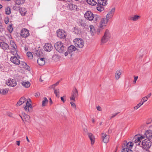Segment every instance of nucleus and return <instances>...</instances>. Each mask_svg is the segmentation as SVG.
Wrapping results in <instances>:
<instances>
[{
	"label": "nucleus",
	"mask_w": 152,
	"mask_h": 152,
	"mask_svg": "<svg viewBox=\"0 0 152 152\" xmlns=\"http://www.w3.org/2000/svg\"><path fill=\"white\" fill-rule=\"evenodd\" d=\"M133 140L135 143H138L137 145L146 150L148 149L152 145V143L150 140L148 139L145 138V137L143 135H136L134 137Z\"/></svg>",
	"instance_id": "1"
},
{
	"label": "nucleus",
	"mask_w": 152,
	"mask_h": 152,
	"mask_svg": "<svg viewBox=\"0 0 152 152\" xmlns=\"http://www.w3.org/2000/svg\"><path fill=\"white\" fill-rule=\"evenodd\" d=\"M108 20L106 18H102L99 23V26L96 31V33L99 34L100 33L102 32L107 26Z\"/></svg>",
	"instance_id": "2"
},
{
	"label": "nucleus",
	"mask_w": 152,
	"mask_h": 152,
	"mask_svg": "<svg viewBox=\"0 0 152 152\" xmlns=\"http://www.w3.org/2000/svg\"><path fill=\"white\" fill-rule=\"evenodd\" d=\"M55 48L59 53H62L66 49L64 44L61 42H57L55 45Z\"/></svg>",
	"instance_id": "3"
},
{
	"label": "nucleus",
	"mask_w": 152,
	"mask_h": 152,
	"mask_svg": "<svg viewBox=\"0 0 152 152\" xmlns=\"http://www.w3.org/2000/svg\"><path fill=\"white\" fill-rule=\"evenodd\" d=\"M73 42L76 47L81 48L84 46V43L83 40L80 38H75L73 40Z\"/></svg>",
	"instance_id": "4"
},
{
	"label": "nucleus",
	"mask_w": 152,
	"mask_h": 152,
	"mask_svg": "<svg viewBox=\"0 0 152 152\" xmlns=\"http://www.w3.org/2000/svg\"><path fill=\"white\" fill-rule=\"evenodd\" d=\"M57 35L60 38L64 39L66 36V34L64 30L60 29L57 31Z\"/></svg>",
	"instance_id": "5"
},
{
	"label": "nucleus",
	"mask_w": 152,
	"mask_h": 152,
	"mask_svg": "<svg viewBox=\"0 0 152 152\" xmlns=\"http://www.w3.org/2000/svg\"><path fill=\"white\" fill-rule=\"evenodd\" d=\"M20 57L18 55L17 57L15 56H14L11 57L10 58L11 61L15 64L18 65H19L20 63V61L19 59Z\"/></svg>",
	"instance_id": "6"
},
{
	"label": "nucleus",
	"mask_w": 152,
	"mask_h": 152,
	"mask_svg": "<svg viewBox=\"0 0 152 152\" xmlns=\"http://www.w3.org/2000/svg\"><path fill=\"white\" fill-rule=\"evenodd\" d=\"M115 8H113L106 15V19L108 20H109V19H111L113 16L115 12Z\"/></svg>",
	"instance_id": "7"
},
{
	"label": "nucleus",
	"mask_w": 152,
	"mask_h": 152,
	"mask_svg": "<svg viewBox=\"0 0 152 152\" xmlns=\"http://www.w3.org/2000/svg\"><path fill=\"white\" fill-rule=\"evenodd\" d=\"M29 35V31L26 28H23L21 31L20 35L23 37L26 38Z\"/></svg>",
	"instance_id": "8"
},
{
	"label": "nucleus",
	"mask_w": 152,
	"mask_h": 152,
	"mask_svg": "<svg viewBox=\"0 0 152 152\" xmlns=\"http://www.w3.org/2000/svg\"><path fill=\"white\" fill-rule=\"evenodd\" d=\"M133 145V143L132 142H127V141H125L122 145V147L130 148L131 149Z\"/></svg>",
	"instance_id": "9"
},
{
	"label": "nucleus",
	"mask_w": 152,
	"mask_h": 152,
	"mask_svg": "<svg viewBox=\"0 0 152 152\" xmlns=\"http://www.w3.org/2000/svg\"><path fill=\"white\" fill-rule=\"evenodd\" d=\"M87 135L88 138L91 141V144L92 145H93L95 142V138L94 135L91 133H88Z\"/></svg>",
	"instance_id": "10"
},
{
	"label": "nucleus",
	"mask_w": 152,
	"mask_h": 152,
	"mask_svg": "<svg viewBox=\"0 0 152 152\" xmlns=\"http://www.w3.org/2000/svg\"><path fill=\"white\" fill-rule=\"evenodd\" d=\"M102 138L104 142L107 143L109 141V136L106 133H103L102 134Z\"/></svg>",
	"instance_id": "11"
},
{
	"label": "nucleus",
	"mask_w": 152,
	"mask_h": 152,
	"mask_svg": "<svg viewBox=\"0 0 152 152\" xmlns=\"http://www.w3.org/2000/svg\"><path fill=\"white\" fill-rule=\"evenodd\" d=\"M25 111L27 112H31L32 108V107L30 103H29V101H27L26 106L24 107Z\"/></svg>",
	"instance_id": "12"
},
{
	"label": "nucleus",
	"mask_w": 152,
	"mask_h": 152,
	"mask_svg": "<svg viewBox=\"0 0 152 152\" xmlns=\"http://www.w3.org/2000/svg\"><path fill=\"white\" fill-rule=\"evenodd\" d=\"M145 137V138L148 139L150 140L152 137V131L148 130L146 131L143 135Z\"/></svg>",
	"instance_id": "13"
},
{
	"label": "nucleus",
	"mask_w": 152,
	"mask_h": 152,
	"mask_svg": "<svg viewBox=\"0 0 152 152\" xmlns=\"http://www.w3.org/2000/svg\"><path fill=\"white\" fill-rule=\"evenodd\" d=\"M66 2L68 4L67 7L69 8V10L73 11H75L77 10V7L76 5L73 4L69 3L70 2L69 1H66Z\"/></svg>",
	"instance_id": "14"
},
{
	"label": "nucleus",
	"mask_w": 152,
	"mask_h": 152,
	"mask_svg": "<svg viewBox=\"0 0 152 152\" xmlns=\"http://www.w3.org/2000/svg\"><path fill=\"white\" fill-rule=\"evenodd\" d=\"M94 15V14L90 11H88L86 12V19L90 21L93 20Z\"/></svg>",
	"instance_id": "15"
},
{
	"label": "nucleus",
	"mask_w": 152,
	"mask_h": 152,
	"mask_svg": "<svg viewBox=\"0 0 152 152\" xmlns=\"http://www.w3.org/2000/svg\"><path fill=\"white\" fill-rule=\"evenodd\" d=\"M52 46L50 43L45 44L44 46V49L46 51L50 52L52 50Z\"/></svg>",
	"instance_id": "16"
},
{
	"label": "nucleus",
	"mask_w": 152,
	"mask_h": 152,
	"mask_svg": "<svg viewBox=\"0 0 152 152\" xmlns=\"http://www.w3.org/2000/svg\"><path fill=\"white\" fill-rule=\"evenodd\" d=\"M7 85L12 87H14L16 85V81L15 80H9L7 82Z\"/></svg>",
	"instance_id": "17"
},
{
	"label": "nucleus",
	"mask_w": 152,
	"mask_h": 152,
	"mask_svg": "<svg viewBox=\"0 0 152 152\" xmlns=\"http://www.w3.org/2000/svg\"><path fill=\"white\" fill-rule=\"evenodd\" d=\"M0 46L4 50H7L9 49L8 45L4 42H1L0 43Z\"/></svg>",
	"instance_id": "18"
},
{
	"label": "nucleus",
	"mask_w": 152,
	"mask_h": 152,
	"mask_svg": "<svg viewBox=\"0 0 152 152\" xmlns=\"http://www.w3.org/2000/svg\"><path fill=\"white\" fill-rule=\"evenodd\" d=\"M121 72L120 70H117L115 74V80H117L121 77Z\"/></svg>",
	"instance_id": "19"
},
{
	"label": "nucleus",
	"mask_w": 152,
	"mask_h": 152,
	"mask_svg": "<svg viewBox=\"0 0 152 152\" xmlns=\"http://www.w3.org/2000/svg\"><path fill=\"white\" fill-rule=\"evenodd\" d=\"M88 30L89 31L90 33L92 35H94L95 33V31L93 26L91 25H90Z\"/></svg>",
	"instance_id": "20"
},
{
	"label": "nucleus",
	"mask_w": 152,
	"mask_h": 152,
	"mask_svg": "<svg viewBox=\"0 0 152 152\" xmlns=\"http://www.w3.org/2000/svg\"><path fill=\"white\" fill-rule=\"evenodd\" d=\"M26 98L24 97H22L21 98L19 101L16 104L17 106H19L22 104H23L26 101Z\"/></svg>",
	"instance_id": "21"
},
{
	"label": "nucleus",
	"mask_w": 152,
	"mask_h": 152,
	"mask_svg": "<svg viewBox=\"0 0 152 152\" xmlns=\"http://www.w3.org/2000/svg\"><path fill=\"white\" fill-rule=\"evenodd\" d=\"M140 16L139 15H134L132 16L129 17V19L133 21H136L140 19Z\"/></svg>",
	"instance_id": "22"
},
{
	"label": "nucleus",
	"mask_w": 152,
	"mask_h": 152,
	"mask_svg": "<svg viewBox=\"0 0 152 152\" xmlns=\"http://www.w3.org/2000/svg\"><path fill=\"white\" fill-rule=\"evenodd\" d=\"M37 62L39 65H43L45 64V58H39L38 59Z\"/></svg>",
	"instance_id": "23"
},
{
	"label": "nucleus",
	"mask_w": 152,
	"mask_h": 152,
	"mask_svg": "<svg viewBox=\"0 0 152 152\" xmlns=\"http://www.w3.org/2000/svg\"><path fill=\"white\" fill-rule=\"evenodd\" d=\"M110 39L103 36L102 37L101 40V45H104L105 43L107 42Z\"/></svg>",
	"instance_id": "24"
},
{
	"label": "nucleus",
	"mask_w": 152,
	"mask_h": 152,
	"mask_svg": "<svg viewBox=\"0 0 152 152\" xmlns=\"http://www.w3.org/2000/svg\"><path fill=\"white\" fill-rule=\"evenodd\" d=\"M23 115L24 118L23 119V118L21 116H20V117L23 122L25 123V122H27L28 121L30 118V117L28 115L26 114L25 113L23 114Z\"/></svg>",
	"instance_id": "25"
},
{
	"label": "nucleus",
	"mask_w": 152,
	"mask_h": 152,
	"mask_svg": "<svg viewBox=\"0 0 152 152\" xmlns=\"http://www.w3.org/2000/svg\"><path fill=\"white\" fill-rule=\"evenodd\" d=\"M101 16L98 15H94L93 21L95 23H97L99 22L101 19Z\"/></svg>",
	"instance_id": "26"
},
{
	"label": "nucleus",
	"mask_w": 152,
	"mask_h": 152,
	"mask_svg": "<svg viewBox=\"0 0 152 152\" xmlns=\"http://www.w3.org/2000/svg\"><path fill=\"white\" fill-rule=\"evenodd\" d=\"M103 36L107 37L109 39H110L111 37V34L109 30L108 29H106L105 30Z\"/></svg>",
	"instance_id": "27"
},
{
	"label": "nucleus",
	"mask_w": 152,
	"mask_h": 152,
	"mask_svg": "<svg viewBox=\"0 0 152 152\" xmlns=\"http://www.w3.org/2000/svg\"><path fill=\"white\" fill-rule=\"evenodd\" d=\"M22 85L25 88H28L30 86L31 84L28 81H23L22 82Z\"/></svg>",
	"instance_id": "28"
},
{
	"label": "nucleus",
	"mask_w": 152,
	"mask_h": 152,
	"mask_svg": "<svg viewBox=\"0 0 152 152\" xmlns=\"http://www.w3.org/2000/svg\"><path fill=\"white\" fill-rule=\"evenodd\" d=\"M98 4L103 6H105L107 4V0H98Z\"/></svg>",
	"instance_id": "29"
},
{
	"label": "nucleus",
	"mask_w": 152,
	"mask_h": 152,
	"mask_svg": "<svg viewBox=\"0 0 152 152\" xmlns=\"http://www.w3.org/2000/svg\"><path fill=\"white\" fill-rule=\"evenodd\" d=\"M25 0H16L15 1V7H17V6L22 4L25 2Z\"/></svg>",
	"instance_id": "30"
},
{
	"label": "nucleus",
	"mask_w": 152,
	"mask_h": 152,
	"mask_svg": "<svg viewBox=\"0 0 152 152\" xmlns=\"http://www.w3.org/2000/svg\"><path fill=\"white\" fill-rule=\"evenodd\" d=\"M86 2L91 5L94 6L97 3L95 0H86Z\"/></svg>",
	"instance_id": "31"
},
{
	"label": "nucleus",
	"mask_w": 152,
	"mask_h": 152,
	"mask_svg": "<svg viewBox=\"0 0 152 152\" xmlns=\"http://www.w3.org/2000/svg\"><path fill=\"white\" fill-rule=\"evenodd\" d=\"M76 50V48L73 45L70 46L68 47V52L69 53H70L71 52L75 51Z\"/></svg>",
	"instance_id": "32"
},
{
	"label": "nucleus",
	"mask_w": 152,
	"mask_h": 152,
	"mask_svg": "<svg viewBox=\"0 0 152 152\" xmlns=\"http://www.w3.org/2000/svg\"><path fill=\"white\" fill-rule=\"evenodd\" d=\"M21 15L24 16L26 12V10L24 8H21L19 9Z\"/></svg>",
	"instance_id": "33"
},
{
	"label": "nucleus",
	"mask_w": 152,
	"mask_h": 152,
	"mask_svg": "<svg viewBox=\"0 0 152 152\" xmlns=\"http://www.w3.org/2000/svg\"><path fill=\"white\" fill-rule=\"evenodd\" d=\"M9 89L7 88L2 89L0 90V93L2 95H6L8 92Z\"/></svg>",
	"instance_id": "34"
},
{
	"label": "nucleus",
	"mask_w": 152,
	"mask_h": 152,
	"mask_svg": "<svg viewBox=\"0 0 152 152\" xmlns=\"http://www.w3.org/2000/svg\"><path fill=\"white\" fill-rule=\"evenodd\" d=\"M54 92L55 95L57 98H59V88H53Z\"/></svg>",
	"instance_id": "35"
},
{
	"label": "nucleus",
	"mask_w": 152,
	"mask_h": 152,
	"mask_svg": "<svg viewBox=\"0 0 152 152\" xmlns=\"http://www.w3.org/2000/svg\"><path fill=\"white\" fill-rule=\"evenodd\" d=\"M72 95L76 97L78 96V93L77 90L76 88H75L73 89Z\"/></svg>",
	"instance_id": "36"
},
{
	"label": "nucleus",
	"mask_w": 152,
	"mask_h": 152,
	"mask_svg": "<svg viewBox=\"0 0 152 152\" xmlns=\"http://www.w3.org/2000/svg\"><path fill=\"white\" fill-rule=\"evenodd\" d=\"M122 148L121 152H132L131 148L126 147H122Z\"/></svg>",
	"instance_id": "37"
},
{
	"label": "nucleus",
	"mask_w": 152,
	"mask_h": 152,
	"mask_svg": "<svg viewBox=\"0 0 152 152\" xmlns=\"http://www.w3.org/2000/svg\"><path fill=\"white\" fill-rule=\"evenodd\" d=\"M48 102V100L46 97H45L43 98V100L42 102V107H44L46 105Z\"/></svg>",
	"instance_id": "38"
},
{
	"label": "nucleus",
	"mask_w": 152,
	"mask_h": 152,
	"mask_svg": "<svg viewBox=\"0 0 152 152\" xmlns=\"http://www.w3.org/2000/svg\"><path fill=\"white\" fill-rule=\"evenodd\" d=\"M20 67L21 68H25L27 65V64L24 62L23 61H20V63L19 64Z\"/></svg>",
	"instance_id": "39"
},
{
	"label": "nucleus",
	"mask_w": 152,
	"mask_h": 152,
	"mask_svg": "<svg viewBox=\"0 0 152 152\" xmlns=\"http://www.w3.org/2000/svg\"><path fill=\"white\" fill-rule=\"evenodd\" d=\"M97 10L99 12H102L104 10V7L100 5H98V7H96Z\"/></svg>",
	"instance_id": "40"
},
{
	"label": "nucleus",
	"mask_w": 152,
	"mask_h": 152,
	"mask_svg": "<svg viewBox=\"0 0 152 152\" xmlns=\"http://www.w3.org/2000/svg\"><path fill=\"white\" fill-rule=\"evenodd\" d=\"M10 44L12 48H17V46L15 42L12 40H11L10 42Z\"/></svg>",
	"instance_id": "41"
},
{
	"label": "nucleus",
	"mask_w": 152,
	"mask_h": 152,
	"mask_svg": "<svg viewBox=\"0 0 152 152\" xmlns=\"http://www.w3.org/2000/svg\"><path fill=\"white\" fill-rule=\"evenodd\" d=\"M17 48H11V52L14 55H16L17 52Z\"/></svg>",
	"instance_id": "42"
},
{
	"label": "nucleus",
	"mask_w": 152,
	"mask_h": 152,
	"mask_svg": "<svg viewBox=\"0 0 152 152\" xmlns=\"http://www.w3.org/2000/svg\"><path fill=\"white\" fill-rule=\"evenodd\" d=\"M79 24L81 26L83 27H85L86 26L85 21L83 20H80Z\"/></svg>",
	"instance_id": "43"
},
{
	"label": "nucleus",
	"mask_w": 152,
	"mask_h": 152,
	"mask_svg": "<svg viewBox=\"0 0 152 152\" xmlns=\"http://www.w3.org/2000/svg\"><path fill=\"white\" fill-rule=\"evenodd\" d=\"M29 59H32L33 58V55L32 53L30 52H28L26 53Z\"/></svg>",
	"instance_id": "44"
},
{
	"label": "nucleus",
	"mask_w": 152,
	"mask_h": 152,
	"mask_svg": "<svg viewBox=\"0 0 152 152\" xmlns=\"http://www.w3.org/2000/svg\"><path fill=\"white\" fill-rule=\"evenodd\" d=\"M59 82H60V81H58V82H57L56 83H55V84L53 85H52L51 86H50L49 87V88H50V89L54 88L59 84Z\"/></svg>",
	"instance_id": "45"
},
{
	"label": "nucleus",
	"mask_w": 152,
	"mask_h": 152,
	"mask_svg": "<svg viewBox=\"0 0 152 152\" xmlns=\"http://www.w3.org/2000/svg\"><path fill=\"white\" fill-rule=\"evenodd\" d=\"M6 14L7 15H9L11 13L10 9V7H7L5 10Z\"/></svg>",
	"instance_id": "46"
},
{
	"label": "nucleus",
	"mask_w": 152,
	"mask_h": 152,
	"mask_svg": "<svg viewBox=\"0 0 152 152\" xmlns=\"http://www.w3.org/2000/svg\"><path fill=\"white\" fill-rule=\"evenodd\" d=\"M148 99H147V97L145 96L142 98L140 102H141L142 104H143L144 102L147 101Z\"/></svg>",
	"instance_id": "47"
},
{
	"label": "nucleus",
	"mask_w": 152,
	"mask_h": 152,
	"mask_svg": "<svg viewBox=\"0 0 152 152\" xmlns=\"http://www.w3.org/2000/svg\"><path fill=\"white\" fill-rule=\"evenodd\" d=\"M143 104L140 102L137 105L134 107V109L136 110H137Z\"/></svg>",
	"instance_id": "48"
},
{
	"label": "nucleus",
	"mask_w": 152,
	"mask_h": 152,
	"mask_svg": "<svg viewBox=\"0 0 152 152\" xmlns=\"http://www.w3.org/2000/svg\"><path fill=\"white\" fill-rule=\"evenodd\" d=\"M8 30L9 31L10 33H11L12 30H13V28L12 25H10L8 27Z\"/></svg>",
	"instance_id": "49"
},
{
	"label": "nucleus",
	"mask_w": 152,
	"mask_h": 152,
	"mask_svg": "<svg viewBox=\"0 0 152 152\" xmlns=\"http://www.w3.org/2000/svg\"><path fill=\"white\" fill-rule=\"evenodd\" d=\"M152 121V119L151 118H148L146 121V124H151Z\"/></svg>",
	"instance_id": "50"
},
{
	"label": "nucleus",
	"mask_w": 152,
	"mask_h": 152,
	"mask_svg": "<svg viewBox=\"0 0 152 152\" xmlns=\"http://www.w3.org/2000/svg\"><path fill=\"white\" fill-rule=\"evenodd\" d=\"M70 103L72 107L76 110V107L75 104L73 102H71Z\"/></svg>",
	"instance_id": "51"
},
{
	"label": "nucleus",
	"mask_w": 152,
	"mask_h": 152,
	"mask_svg": "<svg viewBox=\"0 0 152 152\" xmlns=\"http://www.w3.org/2000/svg\"><path fill=\"white\" fill-rule=\"evenodd\" d=\"M76 98L77 97H76L74 96H73L72 95L70 97V98L71 100H73L74 102H75V98Z\"/></svg>",
	"instance_id": "52"
},
{
	"label": "nucleus",
	"mask_w": 152,
	"mask_h": 152,
	"mask_svg": "<svg viewBox=\"0 0 152 152\" xmlns=\"http://www.w3.org/2000/svg\"><path fill=\"white\" fill-rule=\"evenodd\" d=\"M73 31L75 32V34H77L78 33L79 31L77 28L76 27L74 28Z\"/></svg>",
	"instance_id": "53"
},
{
	"label": "nucleus",
	"mask_w": 152,
	"mask_h": 152,
	"mask_svg": "<svg viewBox=\"0 0 152 152\" xmlns=\"http://www.w3.org/2000/svg\"><path fill=\"white\" fill-rule=\"evenodd\" d=\"M138 78V76H134V80L133 82V83L135 84L136 83V81Z\"/></svg>",
	"instance_id": "54"
},
{
	"label": "nucleus",
	"mask_w": 152,
	"mask_h": 152,
	"mask_svg": "<svg viewBox=\"0 0 152 152\" xmlns=\"http://www.w3.org/2000/svg\"><path fill=\"white\" fill-rule=\"evenodd\" d=\"M4 21L5 24H7L9 22L8 18H5L4 19Z\"/></svg>",
	"instance_id": "55"
},
{
	"label": "nucleus",
	"mask_w": 152,
	"mask_h": 152,
	"mask_svg": "<svg viewBox=\"0 0 152 152\" xmlns=\"http://www.w3.org/2000/svg\"><path fill=\"white\" fill-rule=\"evenodd\" d=\"M4 70V67L0 64V71H2Z\"/></svg>",
	"instance_id": "56"
},
{
	"label": "nucleus",
	"mask_w": 152,
	"mask_h": 152,
	"mask_svg": "<svg viewBox=\"0 0 152 152\" xmlns=\"http://www.w3.org/2000/svg\"><path fill=\"white\" fill-rule=\"evenodd\" d=\"M3 26L2 25V23L0 21V31H1L3 29Z\"/></svg>",
	"instance_id": "57"
},
{
	"label": "nucleus",
	"mask_w": 152,
	"mask_h": 152,
	"mask_svg": "<svg viewBox=\"0 0 152 152\" xmlns=\"http://www.w3.org/2000/svg\"><path fill=\"white\" fill-rule=\"evenodd\" d=\"M96 109L97 110L99 111H102V108L101 107L99 106H98L96 107Z\"/></svg>",
	"instance_id": "58"
},
{
	"label": "nucleus",
	"mask_w": 152,
	"mask_h": 152,
	"mask_svg": "<svg viewBox=\"0 0 152 152\" xmlns=\"http://www.w3.org/2000/svg\"><path fill=\"white\" fill-rule=\"evenodd\" d=\"M151 96V93H149L147 96H145L146 97H147V99H148Z\"/></svg>",
	"instance_id": "59"
},
{
	"label": "nucleus",
	"mask_w": 152,
	"mask_h": 152,
	"mask_svg": "<svg viewBox=\"0 0 152 152\" xmlns=\"http://www.w3.org/2000/svg\"><path fill=\"white\" fill-rule=\"evenodd\" d=\"M118 113H115L114 114H113L111 117V118H113L114 117H115V116H116L118 114Z\"/></svg>",
	"instance_id": "60"
},
{
	"label": "nucleus",
	"mask_w": 152,
	"mask_h": 152,
	"mask_svg": "<svg viewBox=\"0 0 152 152\" xmlns=\"http://www.w3.org/2000/svg\"><path fill=\"white\" fill-rule=\"evenodd\" d=\"M61 100L62 101V102H63L64 103L65 102L66 100L64 99V98L63 97H61Z\"/></svg>",
	"instance_id": "61"
},
{
	"label": "nucleus",
	"mask_w": 152,
	"mask_h": 152,
	"mask_svg": "<svg viewBox=\"0 0 152 152\" xmlns=\"http://www.w3.org/2000/svg\"><path fill=\"white\" fill-rule=\"evenodd\" d=\"M8 115L10 117H12V114L10 113H8Z\"/></svg>",
	"instance_id": "62"
},
{
	"label": "nucleus",
	"mask_w": 152,
	"mask_h": 152,
	"mask_svg": "<svg viewBox=\"0 0 152 152\" xmlns=\"http://www.w3.org/2000/svg\"><path fill=\"white\" fill-rule=\"evenodd\" d=\"M16 143H17V145L18 146H19L20 145V141H16Z\"/></svg>",
	"instance_id": "63"
},
{
	"label": "nucleus",
	"mask_w": 152,
	"mask_h": 152,
	"mask_svg": "<svg viewBox=\"0 0 152 152\" xmlns=\"http://www.w3.org/2000/svg\"><path fill=\"white\" fill-rule=\"evenodd\" d=\"M69 53L67 52H66L64 53V55L65 56H66L68 55Z\"/></svg>",
	"instance_id": "64"
}]
</instances>
